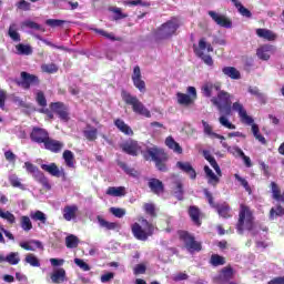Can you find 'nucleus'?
<instances>
[{
	"instance_id": "f257e3e1",
	"label": "nucleus",
	"mask_w": 284,
	"mask_h": 284,
	"mask_svg": "<svg viewBox=\"0 0 284 284\" xmlns=\"http://www.w3.org/2000/svg\"><path fill=\"white\" fill-rule=\"evenodd\" d=\"M139 222L140 224L134 223L131 226V232L138 241H148L149 236H153L154 232L159 230L144 217L139 219Z\"/></svg>"
},
{
	"instance_id": "f03ea898",
	"label": "nucleus",
	"mask_w": 284,
	"mask_h": 284,
	"mask_svg": "<svg viewBox=\"0 0 284 284\" xmlns=\"http://www.w3.org/2000/svg\"><path fill=\"white\" fill-rule=\"evenodd\" d=\"M122 100L126 105H131L132 110L135 114H140V116H145V119H150L152 116V113L148 108H145V104L140 101L136 95H131L130 92L123 90L121 92Z\"/></svg>"
},
{
	"instance_id": "7ed1b4c3",
	"label": "nucleus",
	"mask_w": 284,
	"mask_h": 284,
	"mask_svg": "<svg viewBox=\"0 0 284 284\" xmlns=\"http://www.w3.org/2000/svg\"><path fill=\"white\" fill-rule=\"evenodd\" d=\"M211 103L216 105L219 112L222 114H226V116L232 114V95L227 91L220 89L217 95L211 99Z\"/></svg>"
},
{
	"instance_id": "20e7f679",
	"label": "nucleus",
	"mask_w": 284,
	"mask_h": 284,
	"mask_svg": "<svg viewBox=\"0 0 284 284\" xmlns=\"http://www.w3.org/2000/svg\"><path fill=\"white\" fill-rule=\"evenodd\" d=\"M254 227V216L252 211L244 204L240 206V217L237 222V232L243 234V230H252Z\"/></svg>"
},
{
	"instance_id": "39448f33",
	"label": "nucleus",
	"mask_w": 284,
	"mask_h": 284,
	"mask_svg": "<svg viewBox=\"0 0 284 284\" xmlns=\"http://www.w3.org/2000/svg\"><path fill=\"white\" fill-rule=\"evenodd\" d=\"M181 27V22L178 18L163 23L155 32L156 39H170L173 34H176V30Z\"/></svg>"
},
{
	"instance_id": "423d86ee",
	"label": "nucleus",
	"mask_w": 284,
	"mask_h": 284,
	"mask_svg": "<svg viewBox=\"0 0 284 284\" xmlns=\"http://www.w3.org/2000/svg\"><path fill=\"white\" fill-rule=\"evenodd\" d=\"M205 50L206 52H214V48L212 47V44L205 41V38H202L199 41L197 47H194V52L196 57L202 59L205 65H209L212 68V65H214V60L210 55L205 54Z\"/></svg>"
},
{
	"instance_id": "0eeeda50",
	"label": "nucleus",
	"mask_w": 284,
	"mask_h": 284,
	"mask_svg": "<svg viewBox=\"0 0 284 284\" xmlns=\"http://www.w3.org/2000/svg\"><path fill=\"white\" fill-rule=\"evenodd\" d=\"M24 168L29 174H32L33 179L41 183L47 190H50V182H48V178L39 170V168L34 166V164L30 162L24 163Z\"/></svg>"
},
{
	"instance_id": "6e6552de",
	"label": "nucleus",
	"mask_w": 284,
	"mask_h": 284,
	"mask_svg": "<svg viewBox=\"0 0 284 284\" xmlns=\"http://www.w3.org/2000/svg\"><path fill=\"white\" fill-rule=\"evenodd\" d=\"M16 83L23 90H30V85H39V77L23 71L21 72V80H16Z\"/></svg>"
},
{
	"instance_id": "1a4fd4ad",
	"label": "nucleus",
	"mask_w": 284,
	"mask_h": 284,
	"mask_svg": "<svg viewBox=\"0 0 284 284\" xmlns=\"http://www.w3.org/2000/svg\"><path fill=\"white\" fill-rule=\"evenodd\" d=\"M180 239L184 241L186 250L192 252H201V242H196L192 235H190L187 232L182 231L180 232Z\"/></svg>"
},
{
	"instance_id": "9d476101",
	"label": "nucleus",
	"mask_w": 284,
	"mask_h": 284,
	"mask_svg": "<svg viewBox=\"0 0 284 284\" xmlns=\"http://www.w3.org/2000/svg\"><path fill=\"white\" fill-rule=\"evenodd\" d=\"M237 112L242 123H246V125H252L254 123V119L250 115H247V111L245 110V106H243V103L234 102L232 104L231 111Z\"/></svg>"
},
{
	"instance_id": "9b49d317",
	"label": "nucleus",
	"mask_w": 284,
	"mask_h": 284,
	"mask_svg": "<svg viewBox=\"0 0 284 284\" xmlns=\"http://www.w3.org/2000/svg\"><path fill=\"white\" fill-rule=\"evenodd\" d=\"M51 110L55 114H58L59 119L63 121L64 123H68L70 121V113L68 112V106L63 104L62 102H54L51 103Z\"/></svg>"
},
{
	"instance_id": "f8f14e48",
	"label": "nucleus",
	"mask_w": 284,
	"mask_h": 284,
	"mask_svg": "<svg viewBox=\"0 0 284 284\" xmlns=\"http://www.w3.org/2000/svg\"><path fill=\"white\" fill-rule=\"evenodd\" d=\"M146 154L151 156L152 161L156 163V161H168V153L159 148V146H151L146 149Z\"/></svg>"
},
{
	"instance_id": "ddd939ff",
	"label": "nucleus",
	"mask_w": 284,
	"mask_h": 284,
	"mask_svg": "<svg viewBox=\"0 0 284 284\" xmlns=\"http://www.w3.org/2000/svg\"><path fill=\"white\" fill-rule=\"evenodd\" d=\"M49 136L50 134H48V131L41 128H33L30 134L31 141H33V143H39V144L45 143Z\"/></svg>"
},
{
	"instance_id": "4468645a",
	"label": "nucleus",
	"mask_w": 284,
	"mask_h": 284,
	"mask_svg": "<svg viewBox=\"0 0 284 284\" xmlns=\"http://www.w3.org/2000/svg\"><path fill=\"white\" fill-rule=\"evenodd\" d=\"M276 52V47L272 44H264L256 51V55L261 61H270V57Z\"/></svg>"
},
{
	"instance_id": "2eb2a0df",
	"label": "nucleus",
	"mask_w": 284,
	"mask_h": 284,
	"mask_svg": "<svg viewBox=\"0 0 284 284\" xmlns=\"http://www.w3.org/2000/svg\"><path fill=\"white\" fill-rule=\"evenodd\" d=\"M123 152L126 154H130L131 156H136L139 152H141V146L139 145V142L134 140H128L121 145Z\"/></svg>"
},
{
	"instance_id": "dca6fc26",
	"label": "nucleus",
	"mask_w": 284,
	"mask_h": 284,
	"mask_svg": "<svg viewBox=\"0 0 284 284\" xmlns=\"http://www.w3.org/2000/svg\"><path fill=\"white\" fill-rule=\"evenodd\" d=\"M209 17L221 28H232V21L227 17L216 13V11H209Z\"/></svg>"
},
{
	"instance_id": "f3484780",
	"label": "nucleus",
	"mask_w": 284,
	"mask_h": 284,
	"mask_svg": "<svg viewBox=\"0 0 284 284\" xmlns=\"http://www.w3.org/2000/svg\"><path fill=\"white\" fill-rule=\"evenodd\" d=\"M78 212L79 206L77 204L67 205L62 210V216L64 221H75Z\"/></svg>"
},
{
	"instance_id": "a211bd4d",
	"label": "nucleus",
	"mask_w": 284,
	"mask_h": 284,
	"mask_svg": "<svg viewBox=\"0 0 284 284\" xmlns=\"http://www.w3.org/2000/svg\"><path fill=\"white\" fill-rule=\"evenodd\" d=\"M29 216L33 220L34 223H38V227L48 225V215L42 211H31Z\"/></svg>"
},
{
	"instance_id": "6ab92c4d",
	"label": "nucleus",
	"mask_w": 284,
	"mask_h": 284,
	"mask_svg": "<svg viewBox=\"0 0 284 284\" xmlns=\"http://www.w3.org/2000/svg\"><path fill=\"white\" fill-rule=\"evenodd\" d=\"M19 245L22 247V250H27V252H37V250H43V244L38 240L20 242Z\"/></svg>"
},
{
	"instance_id": "aec40b11",
	"label": "nucleus",
	"mask_w": 284,
	"mask_h": 284,
	"mask_svg": "<svg viewBox=\"0 0 284 284\" xmlns=\"http://www.w3.org/2000/svg\"><path fill=\"white\" fill-rule=\"evenodd\" d=\"M176 168L179 170H181L182 172H184V174H187L190 176V179L194 180L196 179V171L194 170V168L192 166V164L190 162H176Z\"/></svg>"
},
{
	"instance_id": "412c9836",
	"label": "nucleus",
	"mask_w": 284,
	"mask_h": 284,
	"mask_svg": "<svg viewBox=\"0 0 284 284\" xmlns=\"http://www.w3.org/2000/svg\"><path fill=\"white\" fill-rule=\"evenodd\" d=\"M45 150H50V152L59 153L63 150V142L50 139V136L43 143Z\"/></svg>"
},
{
	"instance_id": "4be33fe9",
	"label": "nucleus",
	"mask_w": 284,
	"mask_h": 284,
	"mask_svg": "<svg viewBox=\"0 0 284 284\" xmlns=\"http://www.w3.org/2000/svg\"><path fill=\"white\" fill-rule=\"evenodd\" d=\"M221 91V84L220 83H212V82H206L202 85V93L204 97H212L214 92H220Z\"/></svg>"
},
{
	"instance_id": "5701e85b",
	"label": "nucleus",
	"mask_w": 284,
	"mask_h": 284,
	"mask_svg": "<svg viewBox=\"0 0 284 284\" xmlns=\"http://www.w3.org/2000/svg\"><path fill=\"white\" fill-rule=\"evenodd\" d=\"M256 36L265 41H276V33L270 29H256Z\"/></svg>"
},
{
	"instance_id": "b1692460",
	"label": "nucleus",
	"mask_w": 284,
	"mask_h": 284,
	"mask_svg": "<svg viewBox=\"0 0 284 284\" xmlns=\"http://www.w3.org/2000/svg\"><path fill=\"white\" fill-rule=\"evenodd\" d=\"M202 125H203V130H204V134H206V136H210V139H220V141H224L225 136L215 133L212 128V125H210V123H207L205 120H202Z\"/></svg>"
},
{
	"instance_id": "393cba45",
	"label": "nucleus",
	"mask_w": 284,
	"mask_h": 284,
	"mask_svg": "<svg viewBox=\"0 0 284 284\" xmlns=\"http://www.w3.org/2000/svg\"><path fill=\"white\" fill-rule=\"evenodd\" d=\"M204 172H205V176L207 179L209 185H213V187H216L221 179L217 175H215L214 171H212V169H210V166L207 165L204 166Z\"/></svg>"
},
{
	"instance_id": "a878e982",
	"label": "nucleus",
	"mask_w": 284,
	"mask_h": 284,
	"mask_svg": "<svg viewBox=\"0 0 284 284\" xmlns=\"http://www.w3.org/2000/svg\"><path fill=\"white\" fill-rule=\"evenodd\" d=\"M203 156L206 161H209L212 169L215 170L217 176H223V173L221 172V166H219V163H216V160L214 156H212V153L210 151H203Z\"/></svg>"
},
{
	"instance_id": "bb28decb",
	"label": "nucleus",
	"mask_w": 284,
	"mask_h": 284,
	"mask_svg": "<svg viewBox=\"0 0 284 284\" xmlns=\"http://www.w3.org/2000/svg\"><path fill=\"white\" fill-rule=\"evenodd\" d=\"M114 125L122 132L123 134H126V136H132L134 134V131H132V128L128 125L123 120L118 119L114 121Z\"/></svg>"
},
{
	"instance_id": "cd10ccee",
	"label": "nucleus",
	"mask_w": 284,
	"mask_h": 284,
	"mask_svg": "<svg viewBox=\"0 0 284 284\" xmlns=\"http://www.w3.org/2000/svg\"><path fill=\"white\" fill-rule=\"evenodd\" d=\"M114 125L122 132L123 134H126V136H132L134 134V131H132V128L128 125L123 120L118 119L114 121Z\"/></svg>"
},
{
	"instance_id": "c85d7f7f",
	"label": "nucleus",
	"mask_w": 284,
	"mask_h": 284,
	"mask_svg": "<svg viewBox=\"0 0 284 284\" xmlns=\"http://www.w3.org/2000/svg\"><path fill=\"white\" fill-rule=\"evenodd\" d=\"M51 281L54 284H60L65 281V270L64 268H55L51 274Z\"/></svg>"
},
{
	"instance_id": "c756f323",
	"label": "nucleus",
	"mask_w": 284,
	"mask_h": 284,
	"mask_svg": "<svg viewBox=\"0 0 284 284\" xmlns=\"http://www.w3.org/2000/svg\"><path fill=\"white\" fill-rule=\"evenodd\" d=\"M165 145L169 150H173L175 154H183V148H181V145L174 141V138L168 136L165 139Z\"/></svg>"
},
{
	"instance_id": "7c9ffc66",
	"label": "nucleus",
	"mask_w": 284,
	"mask_h": 284,
	"mask_svg": "<svg viewBox=\"0 0 284 284\" xmlns=\"http://www.w3.org/2000/svg\"><path fill=\"white\" fill-rule=\"evenodd\" d=\"M149 187L154 194H163V182L158 179H151L149 181Z\"/></svg>"
},
{
	"instance_id": "2f4dec72",
	"label": "nucleus",
	"mask_w": 284,
	"mask_h": 284,
	"mask_svg": "<svg viewBox=\"0 0 284 284\" xmlns=\"http://www.w3.org/2000/svg\"><path fill=\"white\" fill-rule=\"evenodd\" d=\"M223 74L229 79L239 80L241 79V72L234 67H224L222 69Z\"/></svg>"
},
{
	"instance_id": "473e14b6",
	"label": "nucleus",
	"mask_w": 284,
	"mask_h": 284,
	"mask_svg": "<svg viewBox=\"0 0 284 284\" xmlns=\"http://www.w3.org/2000/svg\"><path fill=\"white\" fill-rule=\"evenodd\" d=\"M41 169L44 170V172H48L49 174H51V176H61V172H63V170H59V166H57V164L51 163V164H41Z\"/></svg>"
},
{
	"instance_id": "72a5a7b5",
	"label": "nucleus",
	"mask_w": 284,
	"mask_h": 284,
	"mask_svg": "<svg viewBox=\"0 0 284 284\" xmlns=\"http://www.w3.org/2000/svg\"><path fill=\"white\" fill-rule=\"evenodd\" d=\"M97 220H98L100 227H102L103 230H118V227H119V224L116 222H108L101 215H98Z\"/></svg>"
},
{
	"instance_id": "f704fd0d",
	"label": "nucleus",
	"mask_w": 284,
	"mask_h": 284,
	"mask_svg": "<svg viewBox=\"0 0 284 284\" xmlns=\"http://www.w3.org/2000/svg\"><path fill=\"white\" fill-rule=\"evenodd\" d=\"M8 36L10 37L11 40L16 41L17 43L21 41V34H19V26H17V23L10 24Z\"/></svg>"
},
{
	"instance_id": "c9c22d12",
	"label": "nucleus",
	"mask_w": 284,
	"mask_h": 284,
	"mask_svg": "<svg viewBox=\"0 0 284 284\" xmlns=\"http://www.w3.org/2000/svg\"><path fill=\"white\" fill-rule=\"evenodd\" d=\"M233 6H235V8L237 9V12H240V14H242V17H246V19H251L252 18V12L250 11V9L245 8L241 1L239 0H231Z\"/></svg>"
},
{
	"instance_id": "e433bc0d",
	"label": "nucleus",
	"mask_w": 284,
	"mask_h": 284,
	"mask_svg": "<svg viewBox=\"0 0 284 284\" xmlns=\"http://www.w3.org/2000/svg\"><path fill=\"white\" fill-rule=\"evenodd\" d=\"M97 134H99V131H98L97 128H94V126L88 125V126L83 130V136H84V139H87L88 141H97Z\"/></svg>"
},
{
	"instance_id": "4c0bfd02",
	"label": "nucleus",
	"mask_w": 284,
	"mask_h": 284,
	"mask_svg": "<svg viewBox=\"0 0 284 284\" xmlns=\"http://www.w3.org/2000/svg\"><path fill=\"white\" fill-rule=\"evenodd\" d=\"M0 219H2L3 221H7L9 225H14V223H17V216H14L12 212L4 211L3 209H0Z\"/></svg>"
},
{
	"instance_id": "58836bf2",
	"label": "nucleus",
	"mask_w": 284,
	"mask_h": 284,
	"mask_svg": "<svg viewBox=\"0 0 284 284\" xmlns=\"http://www.w3.org/2000/svg\"><path fill=\"white\" fill-rule=\"evenodd\" d=\"M271 192L275 201L284 202V192L281 194V189L278 187V184H276V182H271Z\"/></svg>"
},
{
	"instance_id": "ea45409f",
	"label": "nucleus",
	"mask_w": 284,
	"mask_h": 284,
	"mask_svg": "<svg viewBox=\"0 0 284 284\" xmlns=\"http://www.w3.org/2000/svg\"><path fill=\"white\" fill-rule=\"evenodd\" d=\"M17 54H21L23 57H30L32 54V47L30 44L19 43L16 45Z\"/></svg>"
},
{
	"instance_id": "a19ab883",
	"label": "nucleus",
	"mask_w": 284,
	"mask_h": 284,
	"mask_svg": "<svg viewBox=\"0 0 284 284\" xmlns=\"http://www.w3.org/2000/svg\"><path fill=\"white\" fill-rule=\"evenodd\" d=\"M108 196H125V187L124 186H110L106 190Z\"/></svg>"
},
{
	"instance_id": "79ce46f5",
	"label": "nucleus",
	"mask_w": 284,
	"mask_h": 284,
	"mask_svg": "<svg viewBox=\"0 0 284 284\" xmlns=\"http://www.w3.org/2000/svg\"><path fill=\"white\" fill-rule=\"evenodd\" d=\"M221 145L223 148H225L231 154H233V156H243L245 153L243 152V150H241V148L239 146H230L227 145V142L225 141H221Z\"/></svg>"
},
{
	"instance_id": "37998d69",
	"label": "nucleus",
	"mask_w": 284,
	"mask_h": 284,
	"mask_svg": "<svg viewBox=\"0 0 284 284\" xmlns=\"http://www.w3.org/2000/svg\"><path fill=\"white\" fill-rule=\"evenodd\" d=\"M30 216L22 215L20 217V227L23 230V232H30L32 230V220H30Z\"/></svg>"
},
{
	"instance_id": "c03bdc74",
	"label": "nucleus",
	"mask_w": 284,
	"mask_h": 284,
	"mask_svg": "<svg viewBox=\"0 0 284 284\" xmlns=\"http://www.w3.org/2000/svg\"><path fill=\"white\" fill-rule=\"evenodd\" d=\"M24 262H27L28 265H31V267H41V261H39V257L32 253L26 255Z\"/></svg>"
},
{
	"instance_id": "a18cd8bd",
	"label": "nucleus",
	"mask_w": 284,
	"mask_h": 284,
	"mask_svg": "<svg viewBox=\"0 0 284 284\" xmlns=\"http://www.w3.org/2000/svg\"><path fill=\"white\" fill-rule=\"evenodd\" d=\"M20 262L21 257L19 252H11L6 256V263H9V265H19Z\"/></svg>"
},
{
	"instance_id": "49530a36",
	"label": "nucleus",
	"mask_w": 284,
	"mask_h": 284,
	"mask_svg": "<svg viewBox=\"0 0 284 284\" xmlns=\"http://www.w3.org/2000/svg\"><path fill=\"white\" fill-rule=\"evenodd\" d=\"M189 214L193 223H195V225H201V220H200L201 211H199L196 206H191L189 210Z\"/></svg>"
},
{
	"instance_id": "de8ad7c7",
	"label": "nucleus",
	"mask_w": 284,
	"mask_h": 284,
	"mask_svg": "<svg viewBox=\"0 0 284 284\" xmlns=\"http://www.w3.org/2000/svg\"><path fill=\"white\" fill-rule=\"evenodd\" d=\"M176 98L180 105H190L193 102L192 97L185 93L178 92Z\"/></svg>"
},
{
	"instance_id": "09e8293b",
	"label": "nucleus",
	"mask_w": 284,
	"mask_h": 284,
	"mask_svg": "<svg viewBox=\"0 0 284 284\" xmlns=\"http://www.w3.org/2000/svg\"><path fill=\"white\" fill-rule=\"evenodd\" d=\"M62 156L68 168H74V153H72V151L65 150Z\"/></svg>"
},
{
	"instance_id": "8fccbe9b",
	"label": "nucleus",
	"mask_w": 284,
	"mask_h": 284,
	"mask_svg": "<svg viewBox=\"0 0 284 284\" xmlns=\"http://www.w3.org/2000/svg\"><path fill=\"white\" fill-rule=\"evenodd\" d=\"M217 213L222 219H230V216H232V210L230 209V205L225 203L217 207Z\"/></svg>"
},
{
	"instance_id": "3c124183",
	"label": "nucleus",
	"mask_w": 284,
	"mask_h": 284,
	"mask_svg": "<svg viewBox=\"0 0 284 284\" xmlns=\"http://www.w3.org/2000/svg\"><path fill=\"white\" fill-rule=\"evenodd\" d=\"M9 183L12 185V187H19V190H26V186L23 183H21V179L17 176V174H12L9 176Z\"/></svg>"
},
{
	"instance_id": "603ef678",
	"label": "nucleus",
	"mask_w": 284,
	"mask_h": 284,
	"mask_svg": "<svg viewBox=\"0 0 284 284\" xmlns=\"http://www.w3.org/2000/svg\"><path fill=\"white\" fill-rule=\"evenodd\" d=\"M65 245L70 250H73L74 247H79V237L75 235H69L65 237Z\"/></svg>"
},
{
	"instance_id": "864d4df0",
	"label": "nucleus",
	"mask_w": 284,
	"mask_h": 284,
	"mask_svg": "<svg viewBox=\"0 0 284 284\" xmlns=\"http://www.w3.org/2000/svg\"><path fill=\"white\" fill-rule=\"evenodd\" d=\"M283 215H284L283 206L277 205V206L271 209L270 219L272 221H274V219H276L277 216H283Z\"/></svg>"
},
{
	"instance_id": "5fc2aeb1",
	"label": "nucleus",
	"mask_w": 284,
	"mask_h": 284,
	"mask_svg": "<svg viewBox=\"0 0 284 284\" xmlns=\"http://www.w3.org/2000/svg\"><path fill=\"white\" fill-rule=\"evenodd\" d=\"M219 121L223 128H226L227 130H236V125L232 124V122H230V119H227V116L221 115L219 118Z\"/></svg>"
},
{
	"instance_id": "6e6d98bb",
	"label": "nucleus",
	"mask_w": 284,
	"mask_h": 284,
	"mask_svg": "<svg viewBox=\"0 0 284 284\" xmlns=\"http://www.w3.org/2000/svg\"><path fill=\"white\" fill-rule=\"evenodd\" d=\"M234 176H235L236 181H239V183H241V185L244 187V190L248 194H252V187L250 186V183L247 182V180H245L244 178L239 175V173H235Z\"/></svg>"
},
{
	"instance_id": "4d7b16f0",
	"label": "nucleus",
	"mask_w": 284,
	"mask_h": 284,
	"mask_svg": "<svg viewBox=\"0 0 284 284\" xmlns=\"http://www.w3.org/2000/svg\"><path fill=\"white\" fill-rule=\"evenodd\" d=\"M36 101L41 108H45V105H48V100H45V94H43V91H38L36 93Z\"/></svg>"
},
{
	"instance_id": "13d9d810",
	"label": "nucleus",
	"mask_w": 284,
	"mask_h": 284,
	"mask_svg": "<svg viewBox=\"0 0 284 284\" xmlns=\"http://www.w3.org/2000/svg\"><path fill=\"white\" fill-rule=\"evenodd\" d=\"M111 12L114 14V21H120V19H128V13H122L121 8H111Z\"/></svg>"
},
{
	"instance_id": "bf43d9fd",
	"label": "nucleus",
	"mask_w": 284,
	"mask_h": 284,
	"mask_svg": "<svg viewBox=\"0 0 284 284\" xmlns=\"http://www.w3.org/2000/svg\"><path fill=\"white\" fill-rule=\"evenodd\" d=\"M132 82L140 92H145V81H143V78L133 79Z\"/></svg>"
},
{
	"instance_id": "052dcab7",
	"label": "nucleus",
	"mask_w": 284,
	"mask_h": 284,
	"mask_svg": "<svg viewBox=\"0 0 284 284\" xmlns=\"http://www.w3.org/2000/svg\"><path fill=\"white\" fill-rule=\"evenodd\" d=\"M65 21L59 20V19H48L45 21V24L49 26L50 28H61Z\"/></svg>"
},
{
	"instance_id": "680f3d73",
	"label": "nucleus",
	"mask_w": 284,
	"mask_h": 284,
	"mask_svg": "<svg viewBox=\"0 0 284 284\" xmlns=\"http://www.w3.org/2000/svg\"><path fill=\"white\" fill-rule=\"evenodd\" d=\"M174 194L179 201L183 199V183H181V181L175 183Z\"/></svg>"
},
{
	"instance_id": "e2e57ef3",
	"label": "nucleus",
	"mask_w": 284,
	"mask_h": 284,
	"mask_svg": "<svg viewBox=\"0 0 284 284\" xmlns=\"http://www.w3.org/2000/svg\"><path fill=\"white\" fill-rule=\"evenodd\" d=\"M144 212L150 216H156V207L152 203L144 204Z\"/></svg>"
},
{
	"instance_id": "0e129e2a",
	"label": "nucleus",
	"mask_w": 284,
	"mask_h": 284,
	"mask_svg": "<svg viewBox=\"0 0 284 284\" xmlns=\"http://www.w3.org/2000/svg\"><path fill=\"white\" fill-rule=\"evenodd\" d=\"M22 28H29L30 30H41V27L39 26V23L31 20H27L22 22Z\"/></svg>"
},
{
	"instance_id": "69168bd1",
	"label": "nucleus",
	"mask_w": 284,
	"mask_h": 284,
	"mask_svg": "<svg viewBox=\"0 0 284 284\" xmlns=\"http://www.w3.org/2000/svg\"><path fill=\"white\" fill-rule=\"evenodd\" d=\"M211 263L216 267L219 265H225V258L221 255H212Z\"/></svg>"
},
{
	"instance_id": "338daca9",
	"label": "nucleus",
	"mask_w": 284,
	"mask_h": 284,
	"mask_svg": "<svg viewBox=\"0 0 284 284\" xmlns=\"http://www.w3.org/2000/svg\"><path fill=\"white\" fill-rule=\"evenodd\" d=\"M111 214L115 216L116 219H123L125 215V210L124 209H119V207H111L110 209Z\"/></svg>"
},
{
	"instance_id": "774afa93",
	"label": "nucleus",
	"mask_w": 284,
	"mask_h": 284,
	"mask_svg": "<svg viewBox=\"0 0 284 284\" xmlns=\"http://www.w3.org/2000/svg\"><path fill=\"white\" fill-rule=\"evenodd\" d=\"M58 70H59V68L54 63L42 65V71L48 72L49 74H52V73L57 72Z\"/></svg>"
}]
</instances>
